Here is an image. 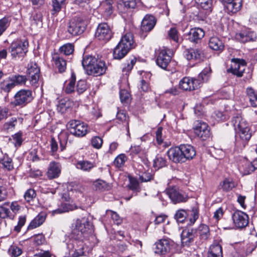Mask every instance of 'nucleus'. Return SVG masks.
<instances>
[{
    "label": "nucleus",
    "instance_id": "nucleus-5",
    "mask_svg": "<svg viewBox=\"0 0 257 257\" xmlns=\"http://www.w3.org/2000/svg\"><path fill=\"white\" fill-rule=\"evenodd\" d=\"M68 126L70 133L76 137H83L88 132L87 125L80 120H70L68 123Z\"/></svg>",
    "mask_w": 257,
    "mask_h": 257
},
{
    "label": "nucleus",
    "instance_id": "nucleus-25",
    "mask_svg": "<svg viewBox=\"0 0 257 257\" xmlns=\"http://www.w3.org/2000/svg\"><path fill=\"white\" fill-rule=\"evenodd\" d=\"M205 33L203 29L199 28H194L190 30L188 33V39L190 41L197 43L204 36Z\"/></svg>",
    "mask_w": 257,
    "mask_h": 257
},
{
    "label": "nucleus",
    "instance_id": "nucleus-34",
    "mask_svg": "<svg viewBox=\"0 0 257 257\" xmlns=\"http://www.w3.org/2000/svg\"><path fill=\"white\" fill-rule=\"evenodd\" d=\"M46 215L44 213H39L36 217L32 220L28 228L32 229L41 225L46 219Z\"/></svg>",
    "mask_w": 257,
    "mask_h": 257
},
{
    "label": "nucleus",
    "instance_id": "nucleus-7",
    "mask_svg": "<svg viewBox=\"0 0 257 257\" xmlns=\"http://www.w3.org/2000/svg\"><path fill=\"white\" fill-rule=\"evenodd\" d=\"M85 22L80 18L75 17L69 22L67 31L72 36L79 35L83 33L86 28Z\"/></svg>",
    "mask_w": 257,
    "mask_h": 257
},
{
    "label": "nucleus",
    "instance_id": "nucleus-62",
    "mask_svg": "<svg viewBox=\"0 0 257 257\" xmlns=\"http://www.w3.org/2000/svg\"><path fill=\"white\" fill-rule=\"evenodd\" d=\"M102 139L99 137H95L91 139L92 146L96 149L100 148L102 146Z\"/></svg>",
    "mask_w": 257,
    "mask_h": 257
},
{
    "label": "nucleus",
    "instance_id": "nucleus-38",
    "mask_svg": "<svg viewBox=\"0 0 257 257\" xmlns=\"http://www.w3.org/2000/svg\"><path fill=\"white\" fill-rule=\"evenodd\" d=\"M77 169L83 171L89 172L94 168V164L88 161H80L77 162L75 165Z\"/></svg>",
    "mask_w": 257,
    "mask_h": 257
},
{
    "label": "nucleus",
    "instance_id": "nucleus-15",
    "mask_svg": "<svg viewBox=\"0 0 257 257\" xmlns=\"http://www.w3.org/2000/svg\"><path fill=\"white\" fill-rule=\"evenodd\" d=\"M235 226L238 228H243L248 223V215L241 211H236L232 216Z\"/></svg>",
    "mask_w": 257,
    "mask_h": 257
},
{
    "label": "nucleus",
    "instance_id": "nucleus-26",
    "mask_svg": "<svg viewBox=\"0 0 257 257\" xmlns=\"http://www.w3.org/2000/svg\"><path fill=\"white\" fill-rule=\"evenodd\" d=\"M156 20L152 15H146L142 22L141 29L143 31H151L156 25Z\"/></svg>",
    "mask_w": 257,
    "mask_h": 257
},
{
    "label": "nucleus",
    "instance_id": "nucleus-40",
    "mask_svg": "<svg viewBox=\"0 0 257 257\" xmlns=\"http://www.w3.org/2000/svg\"><path fill=\"white\" fill-rule=\"evenodd\" d=\"M0 167L8 171L12 170L14 168L12 159L8 155H5L3 158L0 160Z\"/></svg>",
    "mask_w": 257,
    "mask_h": 257
},
{
    "label": "nucleus",
    "instance_id": "nucleus-9",
    "mask_svg": "<svg viewBox=\"0 0 257 257\" xmlns=\"http://www.w3.org/2000/svg\"><path fill=\"white\" fill-rule=\"evenodd\" d=\"M166 194L174 204L185 202L188 200V196L176 187L169 188L166 190Z\"/></svg>",
    "mask_w": 257,
    "mask_h": 257
},
{
    "label": "nucleus",
    "instance_id": "nucleus-28",
    "mask_svg": "<svg viewBox=\"0 0 257 257\" xmlns=\"http://www.w3.org/2000/svg\"><path fill=\"white\" fill-rule=\"evenodd\" d=\"M181 151L185 161L192 159L196 155V151L193 146L189 145H181Z\"/></svg>",
    "mask_w": 257,
    "mask_h": 257
},
{
    "label": "nucleus",
    "instance_id": "nucleus-4",
    "mask_svg": "<svg viewBox=\"0 0 257 257\" xmlns=\"http://www.w3.org/2000/svg\"><path fill=\"white\" fill-rule=\"evenodd\" d=\"M75 228L73 234L83 237L84 238L93 240L94 236L92 235L93 231L92 223L90 221L89 217L87 214L81 218L76 219L75 222Z\"/></svg>",
    "mask_w": 257,
    "mask_h": 257
},
{
    "label": "nucleus",
    "instance_id": "nucleus-21",
    "mask_svg": "<svg viewBox=\"0 0 257 257\" xmlns=\"http://www.w3.org/2000/svg\"><path fill=\"white\" fill-rule=\"evenodd\" d=\"M196 237L195 229L192 228H186L181 233V241L184 245L188 246L192 243Z\"/></svg>",
    "mask_w": 257,
    "mask_h": 257
},
{
    "label": "nucleus",
    "instance_id": "nucleus-54",
    "mask_svg": "<svg viewBox=\"0 0 257 257\" xmlns=\"http://www.w3.org/2000/svg\"><path fill=\"white\" fill-rule=\"evenodd\" d=\"M60 51L65 55H69L74 51V46L70 43L64 44L60 48Z\"/></svg>",
    "mask_w": 257,
    "mask_h": 257
},
{
    "label": "nucleus",
    "instance_id": "nucleus-8",
    "mask_svg": "<svg viewBox=\"0 0 257 257\" xmlns=\"http://www.w3.org/2000/svg\"><path fill=\"white\" fill-rule=\"evenodd\" d=\"M15 100L12 104L15 106H24L32 100V91L29 89H21L14 96Z\"/></svg>",
    "mask_w": 257,
    "mask_h": 257
},
{
    "label": "nucleus",
    "instance_id": "nucleus-37",
    "mask_svg": "<svg viewBox=\"0 0 257 257\" xmlns=\"http://www.w3.org/2000/svg\"><path fill=\"white\" fill-rule=\"evenodd\" d=\"M238 170L243 175L250 174L254 171L253 162L251 163L245 161L238 167Z\"/></svg>",
    "mask_w": 257,
    "mask_h": 257
},
{
    "label": "nucleus",
    "instance_id": "nucleus-10",
    "mask_svg": "<svg viewBox=\"0 0 257 257\" xmlns=\"http://www.w3.org/2000/svg\"><path fill=\"white\" fill-rule=\"evenodd\" d=\"M40 69L34 62H30L28 65L27 74L32 86L37 87L40 78Z\"/></svg>",
    "mask_w": 257,
    "mask_h": 257
},
{
    "label": "nucleus",
    "instance_id": "nucleus-1",
    "mask_svg": "<svg viewBox=\"0 0 257 257\" xmlns=\"http://www.w3.org/2000/svg\"><path fill=\"white\" fill-rule=\"evenodd\" d=\"M231 123L236 132L235 146L241 150L247 145L251 136L248 125L239 114L232 117Z\"/></svg>",
    "mask_w": 257,
    "mask_h": 257
},
{
    "label": "nucleus",
    "instance_id": "nucleus-59",
    "mask_svg": "<svg viewBox=\"0 0 257 257\" xmlns=\"http://www.w3.org/2000/svg\"><path fill=\"white\" fill-rule=\"evenodd\" d=\"M186 215V212L184 210L181 209L176 212L174 217L177 222L182 223L185 220Z\"/></svg>",
    "mask_w": 257,
    "mask_h": 257
},
{
    "label": "nucleus",
    "instance_id": "nucleus-23",
    "mask_svg": "<svg viewBox=\"0 0 257 257\" xmlns=\"http://www.w3.org/2000/svg\"><path fill=\"white\" fill-rule=\"evenodd\" d=\"M61 171V164L58 162H51L49 165L47 173V177L50 179L56 178L59 176Z\"/></svg>",
    "mask_w": 257,
    "mask_h": 257
},
{
    "label": "nucleus",
    "instance_id": "nucleus-45",
    "mask_svg": "<svg viewBox=\"0 0 257 257\" xmlns=\"http://www.w3.org/2000/svg\"><path fill=\"white\" fill-rule=\"evenodd\" d=\"M11 78L13 81L15 87L16 85H21L25 84L27 80L26 76L22 75H13L11 76Z\"/></svg>",
    "mask_w": 257,
    "mask_h": 257
},
{
    "label": "nucleus",
    "instance_id": "nucleus-13",
    "mask_svg": "<svg viewBox=\"0 0 257 257\" xmlns=\"http://www.w3.org/2000/svg\"><path fill=\"white\" fill-rule=\"evenodd\" d=\"M231 62V67L227 70V71L237 77H241L246 67L245 61L239 59H232Z\"/></svg>",
    "mask_w": 257,
    "mask_h": 257
},
{
    "label": "nucleus",
    "instance_id": "nucleus-56",
    "mask_svg": "<svg viewBox=\"0 0 257 257\" xmlns=\"http://www.w3.org/2000/svg\"><path fill=\"white\" fill-rule=\"evenodd\" d=\"M136 62V59L134 58L131 60L130 63L123 64L122 68V72L127 75L132 70Z\"/></svg>",
    "mask_w": 257,
    "mask_h": 257
},
{
    "label": "nucleus",
    "instance_id": "nucleus-20",
    "mask_svg": "<svg viewBox=\"0 0 257 257\" xmlns=\"http://www.w3.org/2000/svg\"><path fill=\"white\" fill-rule=\"evenodd\" d=\"M226 11L229 14H235L242 7V0H231L222 2Z\"/></svg>",
    "mask_w": 257,
    "mask_h": 257
},
{
    "label": "nucleus",
    "instance_id": "nucleus-39",
    "mask_svg": "<svg viewBox=\"0 0 257 257\" xmlns=\"http://www.w3.org/2000/svg\"><path fill=\"white\" fill-rule=\"evenodd\" d=\"M93 186L96 190L103 191L111 188V185L105 181L98 179L93 182Z\"/></svg>",
    "mask_w": 257,
    "mask_h": 257
},
{
    "label": "nucleus",
    "instance_id": "nucleus-19",
    "mask_svg": "<svg viewBox=\"0 0 257 257\" xmlns=\"http://www.w3.org/2000/svg\"><path fill=\"white\" fill-rule=\"evenodd\" d=\"M171 58L166 49H161L156 59V63L160 67L166 69L169 65Z\"/></svg>",
    "mask_w": 257,
    "mask_h": 257
},
{
    "label": "nucleus",
    "instance_id": "nucleus-58",
    "mask_svg": "<svg viewBox=\"0 0 257 257\" xmlns=\"http://www.w3.org/2000/svg\"><path fill=\"white\" fill-rule=\"evenodd\" d=\"M87 89L86 82L84 80H80L78 81L76 86V90L78 94L83 93Z\"/></svg>",
    "mask_w": 257,
    "mask_h": 257
},
{
    "label": "nucleus",
    "instance_id": "nucleus-44",
    "mask_svg": "<svg viewBox=\"0 0 257 257\" xmlns=\"http://www.w3.org/2000/svg\"><path fill=\"white\" fill-rule=\"evenodd\" d=\"M11 19L10 17H5L0 19V36L7 30L10 25Z\"/></svg>",
    "mask_w": 257,
    "mask_h": 257
},
{
    "label": "nucleus",
    "instance_id": "nucleus-16",
    "mask_svg": "<svg viewBox=\"0 0 257 257\" xmlns=\"http://www.w3.org/2000/svg\"><path fill=\"white\" fill-rule=\"evenodd\" d=\"M167 155L169 159L175 163L185 162L180 146L171 148L168 151Z\"/></svg>",
    "mask_w": 257,
    "mask_h": 257
},
{
    "label": "nucleus",
    "instance_id": "nucleus-35",
    "mask_svg": "<svg viewBox=\"0 0 257 257\" xmlns=\"http://www.w3.org/2000/svg\"><path fill=\"white\" fill-rule=\"evenodd\" d=\"M130 51L119 43L113 50V56L115 59L120 60L123 58Z\"/></svg>",
    "mask_w": 257,
    "mask_h": 257
},
{
    "label": "nucleus",
    "instance_id": "nucleus-2",
    "mask_svg": "<svg viewBox=\"0 0 257 257\" xmlns=\"http://www.w3.org/2000/svg\"><path fill=\"white\" fill-rule=\"evenodd\" d=\"M82 65L88 75L100 76L106 71V66L104 61L98 60L92 56H85L82 61Z\"/></svg>",
    "mask_w": 257,
    "mask_h": 257
},
{
    "label": "nucleus",
    "instance_id": "nucleus-41",
    "mask_svg": "<svg viewBox=\"0 0 257 257\" xmlns=\"http://www.w3.org/2000/svg\"><path fill=\"white\" fill-rule=\"evenodd\" d=\"M17 123V118L15 117H12L4 124L3 128L7 132H12L14 130Z\"/></svg>",
    "mask_w": 257,
    "mask_h": 257
},
{
    "label": "nucleus",
    "instance_id": "nucleus-61",
    "mask_svg": "<svg viewBox=\"0 0 257 257\" xmlns=\"http://www.w3.org/2000/svg\"><path fill=\"white\" fill-rule=\"evenodd\" d=\"M28 157L30 160L34 162H38L41 160V158L39 157L38 150L36 149H32L30 151Z\"/></svg>",
    "mask_w": 257,
    "mask_h": 257
},
{
    "label": "nucleus",
    "instance_id": "nucleus-6",
    "mask_svg": "<svg viewBox=\"0 0 257 257\" xmlns=\"http://www.w3.org/2000/svg\"><path fill=\"white\" fill-rule=\"evenodd\" d=\"M28 42L25 41H14L10 46L9 50L13 58L23 57L28 51Z\"/></svg>",
    "mask_w": 257,
    "mask_h": 257
},
{
    "label": "nucleus",
    "instance_id": "nucleus-52",
    "mask_svg": "<svg viewBox=\"0 0 257 257\" xmlns=\"http://www.w3.org/2000/svg\"><path fill=\"white\" fill-rule=\"evenodd\" d=\"M167 163L165 158L161 156L157 155L154 160V167L160 169L166 166Z\"/></svg>",
    "mask_w": 257,
    "mask_h": 257
},
{
    "label": "nucleus",
    "instance_id": "nucleus-18",
    "mask_svg": "<svg viewBox=\"0 0 257 257\" xmlns=\"http://www.w3.org/2000/svg\"><path fill=\"white\" fill-rule=\"evenodd\" d=\"M194 133L202 140H205L210 135L208 125L205 122L198 121L194 128Z\"/></svg>",
    "mask_w": 257,
    "mask_h": 257
},
{
    "label": "nucleus",
    "instance_id": "nucleus-46",
    "mask_svg": "<svg viewBox=\"0 0 257 257\" xmlns=\"http://www.w3.org/2000/svg\"><path fill=\"white\" fill-rule=\"evenodd\" d=\"M247 95L248 96L250 104L253 107L257 106V93L251 88L246 89Z\"/></svg>",
    "mask_w": 257,
    "mask_h": 257
},
{
    "label": "nucleus",
    "instance_id": "nucleus-29",
    "mask_svg": "<svg viewBox=\"0 0 257 257\" xmlns=\"http://www.w3.org/2000/svg\"><path fill=\"white\" fill-rule=\"evenodd\" d=\"M236 186V184L231 178H225L221 181L218 189L224 192H229Z\"/></svg>",
    "mask_w": 257,
    "mask_h": 257
},
{
    "label": "nucleus",
    "instance_id": "nucleus-17",
    "mask_svg": "<svg viewBox=\"0 0 257 257\" xmlns=\"http://www.w3.org/2000/svg\"><path fill=\"white\" fill-rule=\"evenodd\" d=\"M184 57L189 61L194 60L200 62L204 58L202 51L198 48L187 49L184 51Z\"/></svg>",
    "mask_w": 257,
    "mask_h": 257
},
{
    "label": "nucleus",
    "instance_id": "nucleus-63",
    "mask_svg": "<svg viewBox=\"0 0 257 257\" xmlns=\"http://www.w3.org/2000/svg\"><path fill=\"white\" fill-rule=\"evenodd\" d=\"M130 183L128 185L129 188L133 191H139L140 188L138 180L136 179L133 178H130Z\"/></svg>",
    "mask_w": 257,
    "mask_h": 257
},
{
    "label": "nucleus",
    "instance_id": "nucleus-64",
    "mask_svg": "<svg viewBox=\"0 0 257 257\" xmlns=\"http://www.w3.org/2000/svg\"><path fill=\"white\" fill-rule=\"evenodd\" d=\"M178 33L175 28H171L168 32V36L170 39L176 42L178 41Z\"/></svg>",
    "mask_w": 257,
    "mask_h": 257
},
{
    "label": "nucleus",
    "instance_id": "nucleus-32",
    "mask_svg": "<svg viewBox=\"0 0 257 257\" xmlns=\"http://www.w3.org/2000/svg\"><path fill=\"white\" fill-rule=\"evenodd\" d=\"M52 59L55 67L58 69L59 72L62 73L65 71L66 62L62 57L56 54L53 56Z\"/></svg>",
    "mask_w": 257,
    "mask_h": 257
},
{
    "label": "nucleus",
    "instance_id": "nucleus-14",
    "mask_svg": "<svg viewBox=\"0 0 257 257\" xmlns=\"http://www.w3.org/2000/svg\"><path fill=\"white\" fill-rule=\"evenodd\" d=\"M235 39L240 42L244 43L255 41L257 39V36L254 32L250 31L249 29H245L236 33Z\"/></svg>",
    "mask_w": 257,
    "mask_h": 257
},
{
    "label": "nucleus",
    "instance_id": "nucleus-50",
    "mask_svg": "<svg viewBox=\"0 0 257 257\" xmlns=\"http://www.w3.org/2000/svg\"><path fill=\"white\" fill-rule=\"evenodd\" d=\"M116 118L119 123H122L124 125L128 126V117L123 110L118 111L116 114Z\"/></svg>",
    "mask_w": 257,
    "mask_h": 257
},
{
    "label": "nucleus",
    "instance_id": "nucleus-24",
    "mask_svg": "<svg viewBox=\"0 0 257 257\" xmlns=\"http://www.w3.org/2000/svg\"><path fill=\"white\" fill-rule=\"evenodd\" d=\"M113 0H105L102 2L99 9L105 17H108L112 14L114 10Z\"/></svg>",
    "mask_w": 257,
    "mask_h": 257
},
{
    "label": "nucleus",
    "instance_id": "nucleus-43",
    "mask_svg": "<svg viewBox=\"0 0 257 257\" xmlns=\"http://www.w3.org/2000/svg\"><path fill=\"white\" fill-rule=\"evenodd\" d=\"M65 1L66 0H52L53 7L52 14L53 15L57 14L61 10L62 8L65 4Z\"/></svg>",
    "mask_w": 257,
    "mask_h": 257
},
{
    "label": "nucleus",
    "instance_id": "nucleus-53",
    "mask_svg": "<svg viewBox=\"0 0 257 257\" xmlns=\"http://www.w3.org/2000/svg\"><path fill=\"white\" fill-rule=\"evenodd\" d=\"M70 103L68 99H63L61 100L58 105V110L62 113L65 112L70 107Z\"/></svg>",
    "mask_w": 257,
    "mask_h": 257
},
{
    "label": "nucleus",
    "instance_id": "nucleus-3",
    "mask_svg": "<svg viewBox=\"0 0 257 257\" xmlns=\"http://www.w3.org/2000/svg\"><path fill=\"white\" fill-rule=\"evenodd\" d=\"M72 238L67 244L69 254L72 257L81 256L84 254L86 246L90 248L92 247V244H87L90 239L75 234H72Z\"/></svg>",
    "mask_w": 257,
    "mask_h": 257
},
{
    "label": "nucleus",
    "instance_id": "nucleus-57",
    "mask_svg": "<svg viewBox=\"0 0 257 257\" xmlns=\"http://www.w3.org/2000/svg\"><path fill=\"white\" fill-rule=\"evenodd\" d=\"M211 72L210 68H205L198 75L197 79L202 82L207 81L208 79L209 74Z\"/></svg>",
    "mask_w": 257,
    "mask_h": 257
},
{
    "label": "nucleus",
    "instance_id": "nucleus-36",
    "mask_svg": "<svg viewBox=\"0 0 257 257\" xmlns=\"http://www.w3.org/2000/svg\"><path fill=\"white\" fill-rule=\"evenodd\" d=\"M15 87L11 76L0 82V90L8 93Z\"/></svg>",
    "mask_w": 257,
    "mask_h": 257
},
{
    "label": "nucleus",
    "instance_id": "nucleus-60",
    "mask_svg": "<svg viewBox=\"0 0 257 257\" xmlns=\"http://www.w3.org/2000/svg\"><path fill=\"white\" fill-rule=\"evenodd\" d=\"M36 193L35 191L32 189H29L26 191L24 194V198L25 200L29 202L32 201L36 197Z\"/></svg>",
    "mask_w": 257,
    "mask_h": 257
},
{
    "label": "nucleus",
    "instance_id": "nucleus-51",
    "mask_svg": "<svg viewBox=\"0 0 257 257\" xmlns=\"http://www.w3.org/2000/svg\"><path fill=\"white\" fill-rule=\"evenodd\" d=\"M74 209L72 205L68 203H63L58 209L53 211L54 214H59L73 210Z\"/></svg>",
    "mask_w": 257,
    "mask_h": 257
},
{
    "label": "nucleus",
    "instance_id": "nucleus-49",
    "mask_svg": "<svg viewBox=\"0 0 257 257\" xmlns=\"http://www.w3.org/2000/svg\"><path fill=\"white\" fill-rule=\"evenodd\" d=\"M106 214L107 216L111 217L114 223L116 225H119L122 222L121 218L116 212L110 210H106Z\"/></svg>",
    "mask_w": 257,
    "mask_h": 257
},
{
    "label": "nucleus",
    "instance_id": "nucleus-30",
    "mask_svg": "<svg viewBox=\"0 0 257 257\" xmlns=\"http://www.w3.org/2000/svg\"><path fill=\"white\" fill-rule=\"evenodd\" d=\"M208 45L210 49L214 51H222L224 48L222 41L217 37H211Z\"/></svg>",
    "mask_w": 257,
    "mask_h": 257
},
{
    "label": "nucleus",
    "instance_id": "nucleus-42",
    "mask_svg": "<svg viewBox=\"0 0 257 257\" xmlns=\"http://www.w3.org/2000/svg\"><path fill=\"white\" fill-rule=\"evenodd\" d=\"M75 76L73 74L72 75L71 78L67 83L66 82L64 86V91L67 94L71 93L75 91Z\"/></svg>",
    "mask_w": 257,
    "mask_h": 257
},
{
    "label": "nucleus",
    "instance_id": "nucleus-55",
    "mask_svg": "<svg viewBox=\"0 0 257 257\" xmlns=\"http://www.w3.org/2000/svg\"><path fill=\"white\" fill-rule=\"evenodd\" d=\"M126 160V156L123 154H121L115 158L113 163L117 168H120L124 165Z\"/></svg>",
    "mask_w": 257,
    "mask_h": 257
},
{
    "label": "nucleus",
    "instance_id": "nucleus-22",
    "mask_svg": "<svg viewBox=\"0 0 257 257\" xmlns=\"http://www.w3.org/2000/svg\"><path fill=\"white\" fill-rule=\"evenodd\" d=\"M154 252L156 254H165L171 248L170 242L168 239H161L155 244Z\"/></svg>",
    "mask_w": 257,
    "mask_h": 257
},
{
    "label": "nucleus",
    "instance_id": "nucleus-11",
    "mask_svg": "<svg viewBox=\"0 0 257 257\" xmlns=\"http://www.w3.org/2000/svg\"><path fill=\"white\" fill-rule=\"evenodd\" d=\"M112 34L107 24L103 23L99 24L95 33V37L99 41L106 42L112 37Z\"/></svg>",
    "mask_w": 257,
    "mask_h": 257
},
{
    "label": "nucleus",
    "instance_id": "nucleus-33",
    "mask_svg": "<svg viewBox=\"0 0 257 257\" xmlns=\"http://www.w3.org/2000/svg\"><path fill=\"white\" fill-rule=\"evenodd\" d=\"M207 257H223L221 246L218 244L211 245L208 249Z\"/></svg>",
    "mask_w": 257,
    "mask_h": 257
},
{
    "label": "nucleus",
    "instance_id": "nucleus-31",
    "mask_svg": "<svg viewBox=\"0 0 257 257\" xmlns=\"http://www.w3.org/2000/svg\"><path fill=\"white\" fill-rule=\"evenodd\" d=\"M196 236H199L202 240H206L210 236V230L208 226L202 224L198 226L197 229H195Z\"/></svg>",
    "mask_w": 257,
    "mask_h": 257
},
{
    "label": "nucleus",
    "instance_id": "nucleus-27",
    "mask_svg": "<svg viewBox=\"0 0 257 257\" xmlns=\"http://www.w3.org/2000/svg\"><path fill=\"white\" fill-rule=\"evenodd\" d=\"M121 45L124 46L127 50L130 51L136 46V44L134 40V36L131 33H128L124 35L118 43Z\"/></svg>",
    "mask_w": 257,
    "mask_h": 257
},
{
    "label": "nucleus",
    "instance_id": "nucleus-12",
    "mask_svg": "<svg viewBox=\"0 0 257 257\" xmlns=\"http://www.w3.org/2000/svg\"><path fill=\"white\" fill-rule=\"evenodd\" d=\"M200 80L185 77L180 81L179 87L184 90L191 91L200 87Z\"/></svg>",
    "mask_w": 257,
    "mask_h": 257
},
{
    "label": "nucleus",
    "instance_id": "nucleus-48",
    "mask_svg": "<svg viewBox=\"0 0 257 257\" xmlns=\"http://www.w3.org/2000/svg\"><path fill=\"white\" fill-rule=\"evenodd\" d=\"M140 0H121V3L119 4V6H123L124 9H135L137 4Z\"/></svg>",
    "mask_w": 257,
    "mask_h": 257
},
{
    "label": "nucleus",
    "instance_id": "nucleus-47",
    "mask_svg": "<svg viewBox=\"0 0 257 257\" xmlns=\"http://www.w3.org/2000/svg\"><path fill=\"white\" fill-rule=\"evenodd\" d=\"M200 7L208 12L212 11L213 0H194Z\"/></svg>",
    "mask_w": 257,
    "mask_h": 257
}]
</instances>
